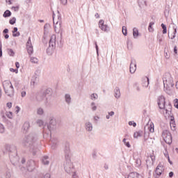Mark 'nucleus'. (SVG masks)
<instances>
[{
  "label": "nucleus",
  "mask_w": 178,
  "mask_h": 178,
  "mask_svg": "<svg viewBox=\"0 0 178 178\" xmlns=\"http://www.w3.org/2000/svg\"><path fill=\"white\" fill-rule=\"evenodd\" d=\"M15 113H18L19 112H20V107H19V106H17L15 107Z\"/></svg>",
  "instance_id": "obj_59"
},
{
  "label": "nucleus",
  "mask_w": 178,
  "mask_h": 178,
  "mask_svg": "<svg viewBox=\"0 0 178 178\" xmlns=\"http://www.w3.org/2000/svg\"><path fill=\"white\" fill-rule=\"evenodd\" d=\"M135 163L136 168H140L141 166V159H140V158L136 159Z\"/></svg>",
  "instance_id": "obj_38"
},
{
  "label": "nucleus",
  "mask_w": 178,
  "mask_h": 178,
  "mask_svg": "<svg viewBox=\"0 0 178 178\" xmlns=\"http://www.w3.org/2000/svg\"><path fill=\"white\" fill-rule=\"evenodd\" d=\"M6 106L8 108V109H10V108H12V102H8L6 104Z\"/></svg>",
  "instance_id": "obj_57"
},
{
  "label": "nucleus",
  "mask_w": 178,
  "mask_h": 178,
  "mask_svg": "<svg viewBox=\"0 0 178 178\" xmlns=\"http://www.w3.org/2000/svg\"><path fill=\"white\" fill-rule=\"evenodd\" d=\"M164 91L166 94L170 95L173 92V87L175 86V83L173 82V78L170 73H167L164 75L163 78Z\"/></svg>",
  "instance_id": "obj_3"
},
{
  "label": "nucleus",
  "mask_w": 178,
  "mask_h": 178,
  "mask_svg": "<svg viewBox=\"0 0 178 178\" xmlns=\"http://www.w3.org/2000/svg\"><path fill=\"white\" fill-rule=\"evenodd\" d=\"M162 137L166 144H168L169 145L172 144V134L168 130H164L163 131Z\"/></svg>",
  "instance_id": "obj_9"
},
{
  "label": "nucleus",
  "mask_w": 178,
  "mask_h": 178,
  "mask_svg": "<svg viewBox=\"0 0 178 178\" xmlns=\"http://www.w3.org/2000/svg\"><path fill=\"white\" fill-rule=\"evenodd\" d=\"M120 89L119 87H116L114 90V97L115 98H117V99H119L120 98Z\"/></svg>",
  "instance_id": "obj_24"
},
{
  "label": "nucleus",
  "mask_w": 178,
  "mask_h": 178,
  "mask_svg": "<svg viewBox=\"0 0 178 178\" xmlns=\"http://www.w3.org/2000/svg\"><path fill=\"white\" fill-rule=\"evenodd\" d=\"M157 104L159 109H163V115L165 118H168L170 116L171 111H172V104L168 103L166 104V99L165 96L160 95L157 97Z\"/></svg>",
  "instance_id": "obj_1"
},
{
  "label": "nucleus",
  "mask_w": 178,
  "mask_h": 178,
  "mask_svg": "<svg viewBox=\"0 0 178 178\" xmlns=\"http://www.w3.org/2000/svg\"><path fill=\"white\" fill-rule=\"evenodd\" d=\"M144 83H143V87H145V88H147V87H148V86H149V78H148V77H145V79H144Z\"/></svg>",
  "instance_id": "obj_32"
},
{
  "label": "nucleus",
  "mask_w": 178,
  "mask_h": 178,
  "mask_svg": "<svg viewBox=\"0 0 178 178\" xmlns=\"http://www.w3.org/2000/svg\"><path fill=\"white\" fill-rule=\"evenodd\" d=\"M44 113V108L40 107L37 109V115H39L40 116H42Z\"/></svg>",
  "instance_id": "obj_33"
},
{
  "label": "nucleus",
  "mask_w": 178,
  "mask_h": 178,
  "mask_svg": "<svg viewBox=\"0 0 178 178\" xmlns=\"http://www.w3.org/2000/svg\"><path fill=\"white\" fill-rule=\"evenodd\" d=\"M39 81H40V79L36 76H34L31 79V86L35 87V86H37V84H38Z\"/></svg>",
  "instance_id": "obj_23"
},
{
  "label": "nucleus",
  "mask_w": 178,
  "mask_h": 178,
  "mask_svg": "<svg viewBox=\"0 0 178 178\" xmlns=\"http://www.w3.org/2000/svg\"><path fill=\"white\" fill-rule=\"evenodd\" d=\"M30 129V122H25L24 123V125L22 127V133H27L29 131V129Z\"/></svg>",
  "instance_id": "obj_22"
},
{
  "label": "nucleus",
  "mask_w": 178,
  "mask_h": 178,
  "mask_svg": "<svg viewBox=\"0 0 178 178\" xmlns=\"http://www.w3.org/2000/svg\"><path fill=\"white\" fill-rule=\"evenodd\" d=\"M108 115L111 117L114 116L115 115V112L114 111H110L108 113Z\"/></svg>",
  "instance_id": "obj_60"
},
{
  "label": "nucleus",
  "mask_w": 178,
  "mask_h": 178,
  "mask_svg": "<svg viewBox=\"0 0 178 178\" xmlns=\"http://www.w3.org/2000/svg\"><path fill=\"white\" fill-rule=\"evenodd\" d=\"M154 162H155V156L152 155L147 157L146 160V165L147 166H152L154 165Z\"/></svg>",
  "instance_id": "obj_17"
},
{
  "label": "nucleus",
  "mask_w": 178,
  "mask_h": 178,
  "mask_svg": "<svg viewBox=\"0 0 178 178\" xmlns=\"http://www.w3.org/2000/svg\"><path fill=\"white\" fill-rule=\"evenodd\" d=\"M165 118H170V124H176V122L175 121V117L172 115V113L170 116L165 117Z\"/></svg>",
  "instance_id": "obj_34"
},
{
  "label": "nucleus",
  "mask_w": 178,
  "mask_h": 178,
  "mask_svg": "<svg viewBox=\"0 0 178 178\" xmlns=\"http://www.w3.org/2000/svg\"><path fill=\"white\" fill-rule=\"evenodd\" d=\"M36 166H37V163H35L34 160H29L27 161L26 168L29 172H33V170L35 169Z\"/></svg>",
  "instance_id": "obj_13"
},
{
  "label": "nucleus",
  "mask_w": 178,
  "mask_h": 178,
  "mask_svg": "<svg viewBox=\"0 0 178 178\" xmlns=\"http://www.w3.org/2000/svg\"><path fill=\"white\" fill-rule=\"evenodd\" d=\"M64 100L67 105H70V104H72V95L69 93H66L64 95Z\"/></svg>",
  "instance_id": "obj_19"
},
{
  "label": "nucleus",
  "mask_w": 178,
  "mask_h": 178,
  "mask_svg": "<svg viewBox=\"0 0 178 178\" xmlns=\"http://www.w3.org/2000/svg\"><path fill=\"white\" fill-rule=\"evenodd\" d=\"M162 172H163V166H162L161 164H159L156 168L155 173L158 176H161V175H162Z\"/></svg>",
  "instance_id": "obj_21"
},
{
  "label": "nucleus",
  "mask_w": 178,
  "mask_h": 178,
  "mask_svg": "<svg viewBox=\"0 0 178 178\" xmlns=\"http://www.w3.org/2000/svg\"><path fill=\"white\" fill-rule=\"evenodd\" d=\"M49 90H47L45 92H40L37 97L36 99L38 102H42V101H44V104H48V97H47V94H49Z\"/></svg>",
  "instance_id": "obj_8"
},
{
  "label": "nucleus",
  "mask_w": 178,
  "mask_h": 178,
  "mask_svg": "<svg viewBox=\"0 0 178 178\" xmlns=\"http://www.w3.org/2000/svg\"><path fill=\"white\" fill-rule=\"evenodd\" d=\"M170 126L172 131H175V130H176V124H170Z\"/></svg>",
  "instance_id": "obj_53"
},
{
  "label": "nucleus",
  "mask_w": 178,
  "mask_h": 178,
  "mask_svg": "<svg viewBox=\"0 0 178 178\" xmlns=\"http://www.w3.org/2000/svg\"><path fill=\"white\" fill-rule=\"evenodd\" d=\"M138 137H143V131H138L134 134V138H138Z\"/></svg>",
  "instance_id": "obj_28"
},
{
  "label": "nucleus",
  "mask_w": 178,
  "mask_h": 178,
  "mask_svg": "<svg viewBox=\"0 0 178 178\" xmlns=\"http://www.w3.org/2000/svg\"><path fill=\"white\" fill-rule=\"evenodd\" d=\"M129 126H133L134 127H136L137 126V124L134 121H129Z\"/></svg>",
  "instance_id": "obj_52"
},
{
  "label": "nucleus",
  "mask_w": 178,
  "mask_h": 178,
  "mask_svg": "<svg viewBox=\"0 0 178 178\" xmlns=\"http://www.w3.org/2000/svg\"><path fill=\"white\" fill-rule=\"evenodd\" d=\"M4 148L5 149H6V151H8L9 152H10V149L12 148V146L9 144H6L4 145Z\"/></svg>",
  "instance_id": "obj_47"
},
{
  "label": "nucleus",
  "mask_w": 178,
  "mask_h": 178,
  "mask_svg": "<svg viewBox=\"0 0 178 178\" xmlns=\"http://www.w3.org/2000/svg\"><path fill=\"white\" fill-rule=\"evenodd\" d=\"M94 129V127L92 126V123L90 121H86L85 122V129L86 131H88L89 133H91Z\"/></svg>",
  "instance_id": "obj_18"
},
{
  "label": "nucleus",
  "mask_w": 178,
  "mask_h": 178,
  "mask_svg": "<svg viewBox=\"0 0 178 178\" xmlns=\"http://www.w3.org/2000/svg\"><path fill=\"white\" fill-rule=\"evenodd\" d=\"M36 123L40 127H42V126H44V121L42 120H38Z\"/></svg>",
  "instance_id": "obj_41"
},
{
  "label": "nucleus",
  "mask_w": 178,
  "mask_h": 178,
  "mask_svg": "<svg viewBox=\"0 0 178 178\" xmlns=\"http://www.w3.org/2000/svg\"><path fill=\"white\" fill-rule=\"evenodd\" d=\"M31 62L32 63H38V58H37L35 57H31Z\"/></svg>",
  "instance_id": "obj_48"
},
{
  "label": "nucleus",
  "mask_w": 178,
  "mask_h": 178,
  "mask_svg": "<svg viewBox=\"0 0 178 178\" xmlns=\"http://www.w3.org/2000/svg\"><path fill=\"white\" fill-rule=\"evenodd\" d=\"M161 27L163 29V34H166V33H168V29L166 28V25L164 24H161Z\"/></svg>",
  "instance_id": "obj_43"
},
{
  "label": "nucleus",
  "mask_w": 178,
  "mask_h": 178,
  "mask_svg": "<svg viewBox=\"0 0 178 178\" xmlns=\"http://www.w3.org/2000/svg\"><path fill=\"white\" fill-rule=\"evenodd\" d=\"M9 156L10 162L14 165V166H16L19 163V156H17V151H16V149L15 152H10Z\"/></svg>",
  "instance_id": "obj_11"
},
{
  "label": "nucleus",
  "mask_w": 178,
  "mask_h": 178,
  "mask_svg": "<svg viewBox=\"0 0 178 178\" xmlns=\"http://www.w3.org/2000/svg\"><path fill=\"white\" fill-rule=\"evenodd\" d=\"M136 90L137 91V92H140V91H141V88L138 84L136 85Z\"/></svg>",
  "instance_id": "obj_55"
},
{
  "label": "nucleus",
  "mask_w": 178,
  "mask_h": 178,
  "mask_svg": "<svg viewBox=\"0 0 178 178\" xmlns=\"http://www.w3.org/2000/svg\"><path fill=\"white\" fill-rule=\"evenodd\" d=\"M63 5H67V0H60Z\"/></svg>",
  "instance_id": "obj_61"
},
{
  "label": "nucleus",
  "mask_w": 178,
  "mask_h": 178,
  "mask_svg": "<svg viewBox=\"0 0 178 178\" xmlns=\"http://www.w3.org/2000/svg\"><path fill=\"white\" fill-rule=\"evenodd\" d=\"M139 3V6L142 7V6H147V1H145V0H139L138 1Z\"/></svg>",
  "instance_id": "obj_39"
},
{
  "label": "nucleus",
  "mask_w": 178,
  "mask_h": 178,
  "mask_svg": "<svg viewBox=\"0 0 178 178\" xmlns=\"http://www.w3.org/2000/svg\"><path fill=\"white\" fill-rule=\"evenodd\" d=\"M0 133L1 134H3V133H5V127L1 123H0Z\"/></svg>",
  "instance_id": "obj_45"
},
{
  "label": "nucleus",
  "mask_w": 178,
  "mask_h": 178,
  "mask_svg": "<svg viewBox=\"0 0 178 178\" xmlns=\"http://www.w3.org/2000/svg\"><path fill=\"white\" fill-rule=\"evenodd\" d=\"M99 29H101V30H102V31H109V26H108V25L106 24H104V20L101 19L99 22Z\"/></svg>",
  "instance_id": "obj_16"
},
{
  "label": "nucleus",
  "mask_w": 178,
  "mask_h": 178,
  "mask_svg": "<svg viewBox=\"0 0 178 178\" xmlns=\"http://www.w3.org/2000/svg\"><path fill=\"white\" fill-rule=\"evenodd\" d=\"M90 108H91L92 111H93V112L95 111H97V106L95 105V102H92V103L90 104Z\"/></svg>",
  "instance_id": "obj_40"
},
{
  "label": "nucleus",
  "mask_w": 178,
  "mask_h": 178,
  "mask_svg": "<svg viewBox=\"0 0 178 178\" xmlns=\"http://www.w3.org/2000/svg\"><path fill=\"white\" fill-rule=\"evenodd\" d=\"M49 45H50L53 47H56V35H52L51 36Z\"/></svg>",
  "instance_id": "obj_20"
},
{
  "label": "nucleus",
  "mask_w": 178,
  "mask_h": 178,
  "mask_svg": "<svg viewBox=\"0 0 178 178\" xmlns=\"http://www.w3.org/2000/svg\"><path fill=\"white\" fill-rule=\"evenodd\" d=\"M44 178H51V174L47 173L44 175Z\"/></svg>",
  "instance_id": "obj_62"
},
{
  "label": "nucleus",
  "mask_w": 178,
  "mask_h": 178,
  "mask_svg": "<svg viewBox=\"0 0 178 178\" xmlns=\"http://www.w3.org/2000/svg\"><path fill=\"white\" fill-rule=\"evenodd\" d=\"M127 46L128 49H131V48H133V43L129 39L127 40Z\"/></svg>",
  "instance_id": "obj_37"
},
{
  "label": "nucleus",
  "mask_w": 178,
  "mask_h": 178,
  "mask_svg": "<svg viewBox=\"0 0 178 178\" xmlns=\"http://www.w3.org/2000/svg\"><path fill=\"white\" fill-rule=\"evenodd\" d=\"M149 130L150 133H154L155 131L154 128V123L151 122L149 125L145 127V132H144V143L147 144V145H152L154 144V138L149 137V132L147 131Z\"/></svg>",
  "instance_id": "obj_5"
},
{
  "label": "nucleus",
  "mask_w": 178,
  "mask_h": 178,
  "mask_svg": "<svg viewBox=\"0 0 178 178\" xmlns=\"http://www.w3.org/2000/svg\"><path fill=\"white\" fill-rule=\"evenodd\" d=\"M65 152V160L64 161V169L69 175L74 173L73 175H75L76 176V172H74V167L73 166V163H72V161L70 160V149L69 148V146H66Z\"/></svg>",
  "instance_id": "obj_2"
},
{
  "label": "nucleus",
  "mask_w": 178,
  "mask_h": 178,
  "mask_svg": "<svg viewBox=\"0 0 178 178\" xmlns=\"http://www.w3.org/2000/svg\"><path fill=\"white\" fill-rule=\"evenodd\" d=\"M172 29H170L168 32V38L170 40H175L176 38V33H177V26L174 23L171 24Z\"/></svg>",
  "instance_id": "obj_10"
},
{
  "label": "nucleus",
  "mask_w": 178,
  "mask_h": 178,
  "mask_svg": "<svg viewBox=\"0 0 178 178\" xmlns=\"http://www.w3.org/2000/svg\"><path fill=\"white\" fill-rule=\"evenodd\" d=\"M95 48H96L97 55V56H99V53L98 51V44H97V42L95 43Z\"/></svg>",
  "instance_id": "obj_56"
},
{
  "label": "nucleus",
  "mask_w": 178,
  "mask_h": 178,
  "mask_svg": "<svg viewBox=\"0 0 178 178\" xmlns=\"http://www.w3.org/2000/svg\"><path fill=\"white\" fill-rule=\"evenodd\" d=\"M3 88L5 92L8 97H13L15 95V89L13 88V85L10 81H5L3 83Z\"/></svg>",
  "instance_id": "obj_7"
},
{
  "label": "nucleus",
  "mask_w": 178,
  "mask_h": 178,
  "mask_svg": "<svg viewBox=\"0 0 178 178\" xmlns=\"http://www.w3.org/2000/svg\"><path fill=\"white\" fill-rule=\"evenodd\" d=\"M127 139H126V138H124L122 140V143H124V145H126V147H127V148H130V147H131V145H130V143L127 142Z\"/></svg>",
  "instance_id": "obj_42"
},
{
  "label": "nucleus",
  "mask_w": 178,
  "mask_h": 178,
  "mask_svg": "<svg viewBox=\"0 0 178 178\" xmlns=\"http://www.w3.org/2000/svg\"><path fill=\"white\" fill-rule=\"evenodd\" d=\"M22 144L23 147L28 148L29 151H34V148L37 147V138L34 134H31L25 136Z\"/></svg>",
  "instance_id": "obj_4"
},
{
  "label": "nucleus",
  "mask_w": 178,
  "mask_h": 178,
  "mask_svg": "<svg viewBox=\"0 0 178 178\" xmlns=\"http://www.w3.org/2000/svg\"><path fill=\"white\" fill-rule=\"evenodd\" d=\"M21 97H22V98H24V97H26V91L25 90H22L21 92Z\"/></svg>",
  "instance_id": "obj_58"
},
{
  "label": "nucleus",
  "mask_w": 178,
  "mask_h": 178,
  "mask_svg": "<svg viewBox=\"0 0 178 178\" xmlns=\"http://www.w3.org/2000/svg\"><path fill=\"white\" fill-rule=\"evenodd\" d=\"M48 130L51 131V130H54L56 129V119L54 117L49 118V125L47 126Z\"/></svg>",
  "instance_id": "obj_12"
},
{
  "label": "nucleus",
  "mask_w": 178,
  "mask_h": 178,
  "mask_svg": "<svg viewBox=\"0 0 178 178\" xmlns=\"http://www.w3.org/2000/svg\"><path fill=\"white\" fill-rule=\"evenodd\" d=\"M26 49L29 55H31L33 52H34V49H33V44H31V38H29L28 41L26 42Z\"/></svg>",
  "instance_id": "obj_14"
},
{
  "label": "nucleus",
  "mask_w": 178,
  "mask_h": 178,
  "mask_svg": "<svg viewBox=\"0 0 178 178\" xmlns=\"http://www.w3.org/2000/svg\"><path fill=\"white\" fill-rule=\"evenodd\" d=\"M8 55H10V56H15V51H13L12 49H8Z\"/></svg>",
  "instance_id": "obj_50"
},
{
  "label": "nucleus",
  "mask_w": 178,
  "mask_h": 178,
  "mask_svg": "<svg viewBox=\"0 0 178 178\" xmlns=\"http://www.w3.org/2000/svg\"><path fill=\"white\" fill-rule=\"evenodd\" d=\"M10 177H12L10 170H7L6 172V178H10Z\"/></svg>",
  "instance_id": "obj_44"
},
{
  "label": "nucleus",
  "mask_w": 178,
  "mask_h": 178,
  "mask_svg": "<svg viewBox=\"0 0 178 178\" xmlns=\"http://www.w3.org/2000/svg\"><path fill=\"white\" fill-rule=\"evenodd\" d=\"M128 178H140V174L137 172H130Z\"/></svg>",
  "instance_id": "obj_25"
},
{
  "label": "nucleus",
  "mask_w": 178,
  "mask_h": 178,
  "mask_svg": "<svg viewBox=\"0 0 178 178\" xmlns=\"http://www.w3.org/2000/svg\"><path fill=\"white\" fill-rule=\"evenodd\" d=\"M10 71L13 72V73H17L18 72V70H15L13 68H10Z\"/></svg>",
  "instance_id": "obj_63"
},
{
  "label": "nucleus",
  "mask_w": 178,
  "mask_h": 178,
  "mask_svg": "<svg viewBox=\"0 0 178 178\" xmlns=\"http://www.w3.org/2000/svg\"><path fill=\"white\" fill-rule=\"evenodd\" d=\"M9 23L10 24H15V23H16V17H13L10 19Z\"/></svg>",
  "instance_id": "obj_51"
},
{
  "label": "nucleus",
  "mask_w": 178,
  "mask_h": 178,
  "mask_svg": "<svg viewBox=\"0 0 178 178\" xmlns=\"http://www.w3.org/2000/svg\"><path fill=\"white\" fill-rule=\"evenodd\" d=\"M133 37H134V38H138V29L137 28L133 29Z\"/></svg>",
  "instance_id": "obj_30"
},
{
  "label": "nucleus",
  "mask_w": 178,
  "mask_h": 178,
  "mask_svg": "<svg viewBox=\"0 0 178 178\" xmlns=\"http://www.w3.org/2000/svg\"><path fill=\"white\" fill-rule=\"evenodd\" d=\"M136 70H137V63L134 60H132L130 64L129 72L133 74L136 73Z\"/></svg>",
  "instance_id": "obj_15"
},
{
  "label": "nucleus",
  "mask_w": 178,
  "mask_h": 178,
  "mask_svg": "<svg viewBox=\"0 0 178 178\" xmlns=\"http://www.w3.org/2000/svg\"><path fill=\"white\" fill-rule=\"evenodd\" d=\"M6 115L7 116V118H8L9 119H12V118H13V113L8 111L6 113Z\"/></svg>",
  "instance_id": "obj_46"
},
{
  "label": "nucleus",
  "mask_w": 178,
  "mask_h": 178,
  "mask_svg": "<svg viewBox=\"0 0 178 178\" xmlns=\"http://www.w3.org/2000/svg\"><path fill=\"white\" fill-rule=\"evenodd\" d=\"M20 32H17V27H15L13 31V37H19Z\"/></svg>",
  "instance_id": "obj_29"
},
{
  "label": "nucleus",
  "mask_w": 178,
  "mask_h": 178,
  "mask_svg": "<svg viewBox=\"0 0 178 178\" xmlns=\"http://www.w3.org/2000/svg\"><path fill=\"white\" fill-rule=\"evenodd\" d=\"M122 33L127 35V28L126 26H122Z\"/></svg>",
  "instance_id": "obj_49"
},
{
  "label": "nucleus",
  "mask_w": 178,
  "mask_h": 178,
  "mask_svg": "<svg viewBox=\"0 0 178 178\" xmlns=\"http://www.w3.org/2000/svg\"><path fill=\"white\" fill-rule=\"evenodd\" d=\"M53 23L55 32L59 33L62 30V17H60L59 11L57 12V14L53 13Z\"/></svg>",
  "instance_id": "obj_6"
},
{
  "label": "nucleus",
  "mask_w": 178,
  "mask_h": 178,
  "mask_svg": "<svg viewBox=\"0 0 178 178\" xmlns=\"http://www.w3.org/2000/svg\"><path fill=\"white\" fill-rule=\"evenodd\" d=\"M90 98L92 101H97L98 99V94L92 93L90 95Z\"/></svg>",
  "instance_id": "obj_31"
},
{
  "label": "nucleus",
  "mask_w": 178,
  "mask_h": 178,
  "mask_svg": "<svg viewBox=\"0 0 178 178\" xmlns=\"http://www.w3.org/2000/svg\"><path fill=\"white\" fill-rule=\"evenodd\" d=\"M174 106H175L177 109H178V99H175L174 100Z\"/></svg>",
  "instance_id": "obj_54"
},
{
  "label": "nucleus",
  "mask_w": 178,
  "mask_h": 178,
  "mask_svg": "<svg viewBox=\"0 0 178 178\" xmlns=\"http://www.w3.org/2000/svg\"><path fill=\"white\" fill-rule=\"evenodd\" d=\"M92 156L94 159L97 158V152H93L92 154Z\"/></svg>",
  "instance_id": "obj_64"
},
{
  "label": "nucleus",
  "mask_w": 178,
  "mask_h": 178,
  "mask_svg": "<svg viewBox=\"0 0 178 178\" xmlns=\"http://www.w3.org/2000/svg\"><path fill=\"white\" fill-rule=\"evenodd\" d=\"M49 29V24H46L44 26V35H47L48 34V29Z\"/></svg>",
  "instance_id": "obj_35"
},
{
  "label": "nucleus",
  "mask_w": 178,
  "mask_h": 178,
  "mask_svg": "<svg viewBox=\"0 0 178 178\" xmlns=\"http://www.w3.org/2000/svg\"><path fill=\"white\" fill-rule=\"evenodd\" d=\"M54 49L55 47H52L51 44H49V47L47 49V54H48V55H52V52H54Z\"/></svg>",
  "instance_id": "obj_27"
},
{
  "label": "nucleus",
  "mask_w": 178,
  "mask_h": 178,
  "mask_svg": "<svg viewBox=\"0 0 178 178\" xmlns=\"http://www.w3.org/2000/svg\"><path fill=\"white\" fill-rule=\"evenodd\" d=\"M11 15L12 13L9 10H7L4 12L3 16V17H9L10 16H11Z\"/></svg>",
  "instance_id": "obj_36"
},
{
  "label": "nucleus",
  "mask_w": 178,
  "mask_h": 178,
  "mask_svg": "<svg viewBox=\"0 0 178 178\" xmlns=\"http://www.w3.org/2000/svg\"><path fill=\"white\" fill-rule=\"evenodd\" d=\"M42 163H43V165H49V159L47 156H43L42 159Z\"/></svg>",
  "instance_id": "obj_26"
}]
</instances>
